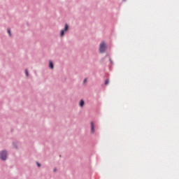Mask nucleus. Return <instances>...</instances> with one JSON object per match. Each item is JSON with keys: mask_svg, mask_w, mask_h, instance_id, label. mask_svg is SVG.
Here are the masks:
<instances>
[{"mask_svg": "<svg viewBox=\"0 0 179 179\" xmlns=\"http://www.w3.org/2000/svg\"><path fill=\"white\" fill-rule=\"evenodd\" d=\"M106 50H107V45H106V43H104V42L101 43L99 45V52H104Z\"/></svg>", "mask_w": 179, "mask_h": 179, "instance_id": "obj_1", "label": "nucleus"}, {"mask_svg": "<svg viewBox=\"0 0 179 179\" xmlns=\"http://www.w3.org/2000/svg\"><path fill=\"white\" fill-rule=\"evenodd\" d=\"M0 159L1 160H6V151H1L0 152Z\"/></svg>", "mask_w": 179, "mask_h": 179, "instance_id": "obj_2", "label": "nucleus"}, {"mask_svg": "<svg viewBox=\"0 0 179 179\" xmlns=\"http://www.w3.org/2000/svg\"><path fill=\"white\" fill-rule=\"evenodd\" d=\"M68 24H65L64 29H62L60 32V37H62L65 33V31H68Z\"/></svg>", "mask_w": 179, "mask_h": 179, "instance_id": "obj_3", "label": "nucleus"}, {"mask_svg": "<svg viewBox=\"0 0 179 179\" xmlns=\"http://www.w3.org/2000/svg\"><path fill=\"white\" fill-rule=\"evenodd\" d=\"M91 134H94V123L93 122H91Z\"/></svg>", "mask_w": 179, "mask_h": 179, "instance_id": "obj_4", "label": "nucleus"}, {"mask_svg": "<svg viewBox=\"0 0 179 179\" xmlns=\"http://www.w3.org/2000/svg\"><path fill=\"white\" fill-rule=\"evenodd\" d=\"M49 66H50V68H51V69H52L54 68V64H52V62H50Z\"/></svg>", "mask_w": 179, "mask_h": 179, "instance_id": "obj_5", "label": "nucleus"}, {"mask_svg": "<svg viewBox=\"0 0 179 179\" xmlns=\"http://www.w3.org/2000/svg\"><path fill=\"white\" fill-rule=\"evenodd\" d=\"M83 104H85V101H84L83 100H81V101H80V107H83Z\"/></svg>", "mask_w": 179, "mask_h": 179, "instance_id": "obj_6", "label": "nucleus"}, {"mask_svg": "<svg viewBox=\"0 0 179 179\" xmlns=\"http://www.w3.org/2000/svg\"><path fill=\"white\" fill-rule=\"evenodd\" d=\"M25 75L26 76H29V71H27V69L25 70Z\"/></svg>", "mask_w": 179, "mask_h": 179, "instance_id": "obj_7", "label": "nucleus"}, {"mask_svg": "<svg viewBox=\"0 0 179 179\" xmlns=\"http://www.w3.org/2000/svg\"><path fill=\"white\" fill-rule=\"evenodd\" d=\"M7 31H8L9 36H11L10 29H7Z\"/></svg>", "mask_w": 179, "mask_h": 179, "instance_id": "obj_8", "label": "nucleus"}, {"mask_svg": "<svg viewBox=\"0 0 179 179\" xmlns=\"http://www.w3.org/2000/svg\"><path fill=\"white\" fill-rule=\"evenodd\" d=\"M105 85H108V79L106 80V81H105Z\"/></svg>", "mask_w": 179, "mask_h": 179, "instance_id": "obj_9", "label": "nucleus"}, {"mask_svg": "<svg viewBox=\"0 0 179 179\" xmlns=\"http://www.w3.org/2000/svg\"><path fill=\"white\" fill-rule=\"evenodd\" d=\"M86 82H87V79L85 78L84 80H83V83H86Z\"/></svg>", "mask_w": 179, "mask_h": 179, "instance_id": "obj_10", "label": "nucleus"}, {"mask_svg": "<svg viewBox=\"0 0 179 179\" xmlns=\"http://www.w3.org/2000/svg\"><path fill=\"white\" fill-rule=\"evenodd\" d=\"M37 166H38V167H40V164L37 163Z\"/></svg>", "mask_w": 179, "mask_h": 179, "instance_id": "obj_11", "label": "nucleus"}, {"mask_svg": "<svg viewBox=\"0 0 179 179\" xmlns=\"http://www.w3.org/2000/svg\"><path fill=\"white\" fill-rule=\"evenodd\" d=\"M123 1H126V0H123Z\"/></svg>", "mask_w": 179, "mask_h": 179, "instance_id": "obj_12", "label": "nucleus"}]
</instances>
